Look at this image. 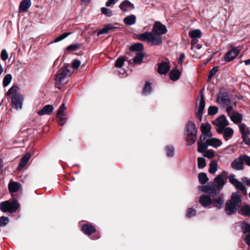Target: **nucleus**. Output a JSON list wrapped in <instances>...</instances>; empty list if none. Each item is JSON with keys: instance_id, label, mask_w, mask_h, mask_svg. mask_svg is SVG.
Segmentation results:
<instances>
[{"instance_id": "obj_20", "label": "nucleus", "mask_w": 250, "mask_h": 250, "mask_svg": "<svg viewBox=\"0 0 250 250\" xmlns=\"http://www.w3.org/2000/svg\"><path fill=\"white\" fill-rule=\"evenodd\" d=\"M231 167L236 170H241L244 169L243 161L241 159V155L233 160L231 164Z\"/></svg>"}, {"instance_id": "obj_26", "label": "nucleus", "mask_w": 250, "mask_h": 250, "mask_svg": "<svg viewBox=\"0 0 250 250\" xmlns=\"http://www.w3.org/2000/svg\"><path fill=\"white\" fill-rule=\"evenodd\" d=\"M224 203V196L222 194L220 195L219 196L214 199L212 204L215 207L218 208H221Z\"/></svg>"}, {"instance_id": "obj_13", "label": "nucleus", "mask_w": 250, "mask_h": 250, "mask_svg": "<svg viewBox=\"0 0 250 250\" xmlns=\"http://www.w3.org/2000/svg\"><path fill=\"white\" fill-rule=\"evenodd\" d=\"M70 75V72L68 68H65L58 73L56 77V81L57 83H60L67 76Z\"/></svg>"}, {"instance_id": "obj_56", "label": "nucleus", "mask_w": 250, "mask_h": 250, "mask_svg": "<svg viewBox=\"0 0 250 250\" xmlns=\"http://www.w3.org/2000/svg\"><path fill=\"white\" fill-rule=\"evenodd\" d=\"M196 210L192 208H189L187 211L186 216L187 217H191L194 216L196 214Z\"/></svg>"}, {"instance_id": "obj_31", "label": "nucleus", "mask_w": 250, "mask_h": 250, "mask_svg": "<svg viewBox=\"0 0 250 250\" xmlns=\"http://www.w3.org/2000/svg\"><path fill=\"white\" fill-rule=\"evenodd\" d=\"M136 20V16L134 15H130L124 19V22L126 25H131L135 23Z\"/></svg>"}, {"instance_id": "obj_45", "label": "nucleus", "mask_w": 250, "mask_h": 250, "mask_svg": "<svg viewBox=\"0 0 250 250\" xmlns=\"http://www.w3.org/2000/svg\"><path fill=\"white\" fill-rule=\"evenodd\" d=\"M80 47V44L79 43L72 44L67 47L66 50L68 51H74L78 50Z\"/></svg>"}, {"instance_id": "obj_25", "label": "nucleus", "mask_w": 250, "mask_h": 250, "mask_svg": "<svg viewBox=\"0 0 250 250\" xmlns=\"http://www.w3.org/2000/svg\"><path fill=\"white\" fill-rule=\"evenodd\" d=\"M116 28V27L113 26L111 24H106L103 28L98 31L97 35L100 36V35L107 34L110 31H113Z\"/></svg>"}, {"instance_id": "obj_50", "label": "nucleus", "mask_w": 250, "mask_h": 250, "mask_svg": "<svg viewBox=\"0 0 250 250\" xmlns=\"http://www.w3.org/2000/svg\"><path fill=\"white\" fill-rule=\"evenodd\" d=\"M9 218L7 217L2 216L0 217V226L4 227L9 222Z\"/></svg>"}, {"instance_id": "obj_58", "label": "nucleus", "mask_w": 250, "mask_h": 250, "mask_svg": "<svg viewBox=\"0 0 250 250\" xmlns=\"http://www.w3.org/2000/svg\"><path fill=\"white\" fill-rule=\"evenodd\" d=\"M1 60L3 61H6L8 58V55L6 51V50L4 49L1 51Z\"/></svg>"}, {"instance_id": "obj_33", "label": "nucleus", "mask_w": 250, "mask_h": 250, "mask_svg": "<svg viewBox=\"0 0 250 250\" xmlns=\"http://www.w3.org/2000/svg\"><path fill=\"white\" fill-rule=\"evenodd\" d=\"M209 146L214 147H217L222 145V142L220 140L216 138H212L208 140Z\"/></svg>"}, {"instance_id": "obj_22", "label": "nucleus", "mask_w": 250, "mask_h": 250, "mask_svg": "<svg viewBox=\"0 0 250 250\" xmlns=\"http://www.w3.org/2000/svg\"><path fill=\"white\" fill-rule=\"evenodd\" d=\"M82 230L86 235H89L96 231V229L91 224H86L83 225Z\"/></svg>"}, {"instance_id": "obj_35", "label": "nucleus", "mask_w": 250, "mask_h": 250, "mask_svg": "<svg viewBox=\"0 0 250 250\" xmlns=\"http://www.w3.org/2000/svg\"><path fill=\"white\" fill-rule=\"evenodd\" d=\"M217 170V163L215 161H212L209 164L208 171L211 174H214Z\"/></svg>"}, {"instance_id": "obj_17", "label": "nucleus", "mask_w": 250, "mask_h": 250, "mask_svg": "<svg viewBox=\"0 0 250 250\" xmlns=\"http://www.w3.org/2000/svg\"><path fill=\"white\" fill-rule=\"evenodd\" d=\"M170 69L168 62H163L158 64L157 72L159 74L164 75L167 74Z\"/></svg>"}, {"instance_id": "obj_27", "label": "nucleus", "mask_w": 250, "mask_h": 250, "mask_svg": "<svg viewBox=\"0 0 250 250\" xmlns=\"http://www.w3.org/2000/svg\"><path fill=\"white\" fill-rule=\"evenodd\" d=\"M240 214L244 216H250V206L249 205H244L238 211Z\"/></svg>"}, {"instance_id": "obj_59", "label": "nucleus", "mask_w": 250, "mask_h": 250, "mask_svg": "<svg viewBox=\"0 0 250 250\" xmlns=\"http://www.w3.org/2000/svg\"><path fill=\"white\" fill-rule=\"evenodd\" d=\"M80 64H81L80 61H79L78 60H75L72 63V67L73 68L77 69L79 68Z\"/></svg>"}, {"instance_id": "obj_30", "label": "nucleus", "mask_w": 250, "mask_h": 250, "mask_svg": "<svg viewBox=\"0 0 250 250\" xmlns=\"http://www.w3.org/2000/svg\"><path fill=\"white\" fill-rule=\"evenodd\" d=\"M239 131L241 135L250 134V128L245 124L242 123L238 125Z\"/></svg>"}, {"instance_id": "obj_53", "label": "nucleus", "mask_w": 250, "mask_h": 250, "mask_svg": "<svg viewBox=\"0 0 250 250\" xmlns=\"http://www.w3.org/2000/svg\"><path fill=\"white\" fill-rule=\"evenodd\" d=\"M250 134H244L241 135V138L243 140V142L247 145H250V138L249 136Z\"/></svg>"}, {"instance_id": "obj_3", "label": "nucleus", "mask_w": 250, "mask_h": 250, "mask_svg": "<svg viewBox=\"0 0 250 250\" xmlns=\"http://www.w3.org/2000/svg\"><path fill=\"white\" fill-rule=\"evenodd\" d=\"M138 38L141 41L146 42L150 45H158L162 42L161 36L149 32H145L139 35Z\"/></svg>"}, {"instance_id": "obj_57", "label": "nucleus", "mask_w": 250, "mask_h": 250, "mask_svg": "<svg viewBox=\"0 0 250 250\" xmlns=\"http://www.w3.org/2000/svg\"><path fill=\"white\" fill-rule=\"evenodd\" d=\"M204 156L208 158H212L214 156L213 152L210 150H206L204 153Z\"/></svg>"}, {"instance_id": "obj_1", "label": "nucleus", "mask_w": 250, "mask_h": 250, "mask_svg": "<svg viewBox=\"0 0 250 250\" xmlns=\"http://www.w3.org/2000/svg\"><path fill=\"white\" fill-rule=\"evenodd\" d=\"M241 204V196L239 192H233L231 199L226 203L225 212L228 215H232L236 213L237 208Z\"/></svg>"}, {"instance_id": "obj_2", "label": "nucleus", "mask_w": 250, "mask_h": 250, "mask_svg": "<svg viewBox=\"0 0 250 250\" xmlns=\"http://www.w3.org/2000/svg\"><path fill=\"white\" fill-rule=\"evenodd\" d=\"M197 128L195 124L192 121L187 122L185 127V135L187 145H192L197 140Z\"/></svg>"}, {"instance_id": "obj_52", "label": "nucleus", "mask_w": 250, "mask_h": 250, "mask_svg": "<svg viewBox=\"0 0 250 250\" xmlns=\"http://www.w3.org/2000/svg\"><path fill=\"white\" fill-rule=\"evenodd\" d=\"M227 178L229 180V182L234 186V185L238 182V180L235 178V175L231 174L229 176H227Z\"/></svg>"}, {"instance_id": "obj_12", "label": "nucleus", "mask_w": 250, "mask_h": 250, "mask_svg": "<svg viewBox=\"0 0 250 250\" xmlns=\"http://www.w3.org/2000/svg\"><path fill=\"white\" fill-rule=\"evenodd\" d=\"M119 8L124 12H128L134 9V4L128 0L123 1L119 5Z\"/></svg>"}, {"instance_id": "obj_61", "label": "nucleus", "mask_w": 250, "mask_h": 250, "mask_svg": "<svg viewBox=\"0 0 250 250\" xmlns=\"http://www.w3.org/2000/svg\"><path fill=\"white\" fill-rule=\"evenodd\" d=\"M228 105V106L227 107L226 111H227L228 115L230 117V116L232 115V114L233 113V112H232L233 107H232V106H231L230 105Z\"/></svg>"}, {"instance_id": "obj_38", "label": "nucleus", "mask_w": 250, "mask_h": 250, "mask_svg": "<svg viewBox=\"0 0 250 250\" xmlns=\"http://www.w3.org/2000/svg\"><path fill=\"white\" fill-rule=\"evenodd\" d=\"M130 50L132 51H139L143 49V45L141 43H136L130 46Z\"/></svg>"}, {"instance_id": "obj_23", "label": "nucleus", "mask_w": 250, "mask_h": 250, "mask_svg": "<svg viewBox=\"0 0 250 250\" xmlns=\"http://www.w3.org/2000/svg\"><path fill=\"white\" fill-rule=\"evenodd\" d=\"M54 108L52 105L47 104L44 106L38 112V114L40 116L43 115H50L52 114Z\"/></svg>"}, {"instance_id": "obj_39", "label": "nucleus", "mask_w": 250, "mask_h": 250, "mask_svg": "<svg viewBox=\"0 0 250 250\" xmlns=\"http://www.w3.org/2000/svg\"><path fill=\"white\" fill-rule=\"evenodd\" d=\"M151 91V87L150 83L148 82H146L143 90V94L145 95H147L150 94Z\"/></svg>"}, {"instance_id": "obj_60", "label": "nucleus", "mask_w": 250, "mask_h": 250, "mask_svg": "<svg viewBox=\"0 0 250 250\" xmlns=\"http://www.w3.org/2000/svg\"><path fill=\"white\" fill-rule=\"evenodd\" d=\"M17 86H12L11 87L8 91L7 92V95L9 96H10L11 95H12L16 93V92L17 90Z\"/></svg>"}, {"instance_id": "obj_28", "label": "nucleus", "mask_w": 250, "mask_h": 250, "mask_svg": "<svg viewBox=\"0 0 250 250\" xmlns=\"http://www.w3.org/2000/svg\"><path fill=\"white\" fill-rule=\"evenodd\" d=\"M30 157L31 155L30 153H26L21 158V162L19 164L18 168H22L24 167L28 162Z\"/></svg>"}, {"instance_id": "obj_37", "label": "nucleus", "mask_w": 250, "mask_h": 250, "mask_svg": "<svg viewBox=\"0 0 250 250\" xmlns=\"http://www.w3.org/2000/svg\"><path fill=\"white\" fill-rule=\"evenodd\" d=\"M144 54L142 52H138L136 56L133 58V62L135 64H140L144 58Z\"/></svg>"}, {"instance_id": "obj_32", "label": "nucleus", "mask_w": 250, "mask_h": 250, "mask_svg": "<svg viewBox=\"0 0 250 250\" xmlns=\"http://www.w3.org/2000/svg\"><path fill=\"white\" fill-rule=\"evenodd\" d=\"M209 143L208 140L206 142L204 143L201 142V141L198 142V151L199 152H203L204 150H205L209 146Z\"/></svg>"}, {"instance_id": "obj_15", "label": "nucleus", "mask_w": 250, "mask_h": 250, "mask_svg": "<svg viewBox=\"0 0 250 250\" xmlns=\"http://www.w3.org/2000/svg\"><path fill=\"white\" fill-rule=\"evenodd\" d=\"M218 133L222 134L224 140L227 141L232 138L234 134V130L230 127H226L222 129L221 133Z\"/></svg>"}, {"instance_id": "obj_47", "label": "nucleus", "mask_w": 250, "mask_h": 250, "mask_svg": "<svg viewBox=\"0 0 250 250\" xmlns=\"http://www.w3.org/2000/svg\"><path fill=\"white\" fill-rule=\"evenodd\" d=\"M206 163L205 159L203 157L198 158V167L199 168H203L206 167Z\"/></svg>"}, {"instance_id": "obj_40", "label": "nucleus", "mask_w": 250, "mask_h": 250, "mask_svg": "<svg viewBox=\"0 0 250 250\" xmlns=\"http://www.w3.org/2000/svg\"><path fill=\"white\" fill-rule=\"evenodd\" d=\"M12 76L11 74H7L3 78V85L4 86H7L11 83L12 80Z\"/></svg>"}, {"instance_id": "obj_54", "label": "nucleus", "mask_w": 250, "mask_h": 250, "mask_svg": "<svg viewBox=\"0 0 250 250\" xmlns=\"http://www.w3.org/2000/svg\"><path fill=\"white\" fill-rule=\"evenodd\" d=\"M167 155L168 157H171L174 154V148L172 146H167L166 147Z\"/></svg>"}, {"instance_id": "obj_41", "label": "nucleus", "mask_w": 250, "mask_h": 250, "mask_svg": "<svg viewBox=\"0 0 250 250\" xmlns=\"http://www.w3.org/2000/svg\"><path fill=\"white\" fill-rule=\"evenodd\" d=\"M57 117L58 119V124L60 125H63L66 121V118L64 114H57Z\"/></svg>"}, {"instance_id": "obj_8", "label": "nucleus", "mask_w": 250, "mask_h": 250, "mask_svg": "<svg viewBox=\"0 0 250 250\" xmlns=\"http://www.w3.org/2000/svg\"><path fill=\"white\" fill-rule=\"evenodd\" d=\"M228 172L223 171L221 174H218L214 180L215 183V186H214L216 190L217 189L220 190L222 189L225 184V182L224 180V178L228 175Z\"/></svg>"}, {"instance_id": "obj_7", "label": "nucleus", "mask_w": 250, "mask_h": 250, "mask_svg": "<svg viewBox=\"0 0 250 250\" xmlns=\"http://www.w3.org/2000/svg\"><path fill=\"white\" fill-rule=\"evenodd\" d=\"M217 101L220 104L225 105H229L230 103V100L228 93L224 89L219 91V94L217 98Z\"/></svg>"}, {"instance_id": "obj_21", "label": "nucleus", "mask_w": 250, "mask_h": 250, "mask_svg": "<svg viewBox=\"0 0 250 250\" xmlns=\"http://www.w3.org/2000/svg\"><path fill=\"white\" fill-rule=\"evenodd\" d=\"M199 189L203 192L208 193L209 194L215 193L216 189L211 184H208L207 185L201 186L199 187Z\"/></svg>"}, {"instance_id": "obj_29", "label": "nucleus", "mask_w": 250, "mask_h": 250, "mask_svg": "<svg viewBox=\"0 0 250 250\" xmlns=\"http://www.w3.org/2000/svg\"><path fill=\"white\" fill-rule=\"evenodd\" d=\"M181 75V72L177 69L172 70L169 73V78L171 80L176 81L178 80Z\"/></svg>"}, {"instance_id": "obj_6", "label": "nucleus", "mask_w": 250, "mask_h": 250, "mask_svg": "<svg viewBox=\"0 0 250 250\" xmlns=\"http://www.w3.org/2000/svg\"><path fill=\"white\" fill-rule=\"evenodd\" d=\"M212 124L216 126V130L218 133H221L222 129L226 127L229 123L224 115H222L212 122Z\"/></svg>"}, {"instance_id": "obj_36", "label": "nucleus", "mask_w": 250, "mask_h": 250, "mask_svg": "<svg viewBox=\"0 0 250 250\" xmlns=\"http://www.w3.org/2000/svg\"><path fill=\"white\" fill-rule=\"evenodd\" d=\"M198 178H199L200 183L202 185H205V184H206L208 182V179L207 177V174L205 173H203V172H202V173H200L199 174Z\"/></svg>"}, {"instance_id": "obj_51", "label": "nucleus", "mask_w": 250, "mask_h": 250, "mask_svg": "<svg viewBox=\"0 0 250 250\" xmlns=\"http://www.w3.org/2000/svg\"><path fill=\"white\" fill-rule=\"evenodd\" d=\"M101 11L103 14L107 17H111L112 16V11L108 8L102 7L101 9Z\"/></svg>"}, {"instance_id": "obj_11", "label": "nucleus", "mask_w": 250, "mask_h": 250, "mask_svg": "<svg viewBox=\"0 0 250 250\" xmlns=\"http://www.w3.org/2000/svg\"><path fill=\"white\" fill-rule=\"evenodd\" d=\"M152 31L156 34L161 36L167 33V29L165 25H163L160 21H156L154 23Z\"/></svg>"}, {"instance_id": "obj_4", "label": "nucleus", "mask_w": 250, "mask_h": 250, "mask_svg": "<svg viewBox=\"0 0 250 250\" xmlns=\"http://www.w3.org/2000/svg\"><path fill=\"white\" fill-rule=\"evenodd\" d=\"M19 207L20 204L15 199L12 201L7 200L0 203V210L3 212L14 213Z\"/></svg>"}, {"instance_id": "obj_18", "label": "nucleus", "mask_w": 250, "mask_h": 250, "mask_svg": "<svg viewBox=\"0 0 250 250\" xmlns=\"http://www.w3.org/2000/svg\"><path fill=\"white\" fill-rule=\"evenodd\" d=\"M8 187L12 198L14 199V193L19 190L20 188V184L16 182L10 181Z\"/></svg>"}, {"instance_id": "obj_64", "label": "nucleus", "mask_w": 250, "mask_h": 250, "mask_svg": "<svg viewBox=\"0 0 250 250\" xmlns=\"http://www.w3.org/2000/svg\"><path fill=\"white\" fill-rule=\"evenodd\" d=\"M245 241L247 245L250 246V234H248L246 235Z\"/></svg>"}, {"instance_id": "obj_5", "label": "nucleus", "mask_w": 250, "mask_h": 250, "mask_svg": "<svg viewBox=\"0 0 250 250\" xmlns=\"http://www.w3.org/2000/svg\"><path fill=\"white\" fill-rule=\"evenodd\" d=\"M196 107H198L197 111L196 112V117L200 121H201L203 111L205 107V101L204 95L202 93V90L200 91L197 98Z\"/></svg>"}, {"instance_id": "obj_16", "label": "nucleus", "mask_w": 250, "mask_h": 250, "mask_svg": "<svg viewBox=\"0 0 250 250\" xmlns=\"http://www.w3.org/2000/svg\"><path fill=\"white\" fill-rule=\"evenodd\" d=\"M211 127L208 123H203L201 125V129L203 136H201L200 138V140L204 141L205 138L208 136V134L210 132Z\"/></svg>"}, {"instance_id": "obj_19", "label": "nucleus", "mask_w": 250, "mask_h": 250, "mask_svg": "<svg viewBox=\"0 0 250 250\" xmlns=\"http://www.w3.org/2000/svg\"><path fill=\"white\" fill-rule=\"evenodd\" d=\"M200 204L205 207H208L212 204V200L209 195H202L199 201Z\"/></svg>"}, {"instance_id": "obj_62", "label": "nucleus", "mask_w": 250, "mask_h": 250, "mask_svg": "<svg viewBox=\"0 0 250 250\" xmlns=\"http://www.w3.org/2000/svg\"><path fill=\"white\" fill-rule=\"evenodd\" d=\"M65 109V106L64 104H62L60 107H59L57 114L59 115L60 114H63V112Z\"/></svg>"}, {"instance_id": "obj_9", "label": "nucleus", "mask_w": 250, "mask_h": 250, "mask_svg": "<svg viewBox=\"0 0 250 250\" xmlns=\"http://www.w3.org/2000/svg\"><path fill=\"white\" fill-rule=\"evenodd\" d=\"M241 50V47L240 46L232 48L225 55L224 60L227 62L232 61L237 56Z\"/></svg>"}, {"instance_id": "obj_14", "label": "nucleus", "mask_w": 250, "mask_h": 250, "mask_svg": "<svg viewBox=\"0 0 250 250\" xmlns=\"http://www.w3.org/2000/svg\"><path fill=\"white\" fill-rule=\"evenodd\" d=\"M31 6V0H22L19 6V11L21 13L26 12Z\"/></svg>"}, {"instance_id": "obj_46", "label": "nucleus", "mask_w": 250, "mask_h": 250, "mask_svg": "<svg viewBox=\"0 0 250 250\" xmlns=\"http://www.w3.org/2000/svg\"><path fill=\"white\" fill-rule=\"evenodd\" d=\"M70 34H71L70 32H65V33L62 34V35L58 36L55 39L54 42H57L60 41H61L62 40L64 39L65 38L68 37L69 35H70Z\"/></svg>"}, {"instance_id": "obj_49", "label": "nucleus", "mask_w": 250, "mask_h": 250, "mask_svg": "<svg viewBox=\"0 0 250 250\" xmlns=\"http://www.w3.org/2000/svg\"><path fill=\"white\" fill-rule=\"evenodd\" d=\"M125 62V59L124 57H119L117 59L115 62V67L121 68Z\"/></svg>"}, {"instance_id": "obj_43", "label": "nucleus", "mask_w": 250, "mask_h": 250, "mask_svg": "<svg viewBox=\"0 0 250 250\" xmlns=\"http://www.w3.org/2000/svg\"><path fill=\"white\" fill-rule=\"evenodd\" d=\"M241 228L244 233H250V225L249 224L246 222L242 223Z\"/></svg>"}, {"instance_id": "obj_34", "label": "nucleus", "mask_w": 250, "mask_h": 250, "mask_svg": "<svg viewBox=\"0 0 250 250\" xmlns=\"http://www.w3.org/2000/svg\"><path fill=\"white\" fill-rule=\"evenodd\" d=\"M189 36L191 39L199 38L201 37L202 33L199 29H195L189 32Z\"/></svg>"}, {"instance_id": "obj_42", "label": "nucleus", "mask_w": 250, "mask_h": 250, "mask_svg": "<svg viewBox=\"0 0 250 250\" xmlns=\"http://www.w3.org/2000/svg\"><path fill=\"white\" fill-rule=\"evenodd\" d=\"M218 70V67L217 66H214L209 71L208 75V81L210 80L214 76L215 73Z\"/></svg>"}, {"instance_id": "obj_24", "label": "nucleus", "mask_w": 250, "mask_h": 250, "mask_svg": "<svg viewBox=\"0 0 250 250\" xmlns=\"http://www.w3.org/2000/svg\"><path fill=\"white\" fill-rule=\"evenodd\" d=\"M229 118L233 123L237 125H238L239 124L242 123L241 122L243 119V116L242 114L238 112H233L232 115H231Z\"/></svg>"}, {"instance_id": "obj_55", "label": "nucleus", "mask_w": 250, "mask_h": 250, "mask_svg": "<svg viewBox=\"0 0 250 250\" xmlns=\"http://www.w3.org/2000/svg\"><path fill=\"white\" fill-rule=\"evenodd\" d=\"M241 159H242L243 162H244L247 165L250 167V157L249 156L245 154L241 155Z\"/></svg>"}, {"instance_id": "obj_44", "label": "nucleus", "mask_w": 250, "mask_h": 250, "mask_svg": "<svg viewBox=\"0 0 250 250\" xmlns=\"http://www.w3.org/2000/svg\"><path fill=\"white\" fill-rule=\"evenodd\" d=\"M234 187H236L237 189L241 191L242 192H246V189L244 185L239 180L238 182L234 185Z\"/></svg>"}, {"instance_id": "obj_48", "label": "nucleus", "mask_w": 250, "mask_h": 250, "mask_svg": "<svg viewBox=\"0 0 250 250\" xmlns=\"http://www.w3.org/2000/svg\"><path fill=\"white\" fill-rule=\"evenodd\" d=\"M218 111V108L215 106H210L208 109V114L209 115H214L216 114Z\"/></svg>"}, {"instance_id": "obj_63", "label": "nucleus", "mask_w": 250, "mask_h": 250, "mask_svg": "<svg viewBox=\"0 0 250 250\" xmlns=\"http://www.w3.org/2000/svg\"><path fill=\"white\" fill-rule=\"evenodd\" d=\"M119 0H108L105 3L107 7L110 6L112 4L115 3Z\"/></svg>"}, {"instance_id": "obj_10", "label": "nucleus", "mask_w": 250, "mask_h": 250, "mask_svg": "<svg viewBox=\"0 0 250 250\" xmlns=\"http://www.w3.org/2000/svg\"><path fill=\"white\" fill-rule=\"evenodd\" d=\"M13 106L17 109H21L22 107L23 96L21 94H15L12 97Z\"/></svg>"}]
</instances>
